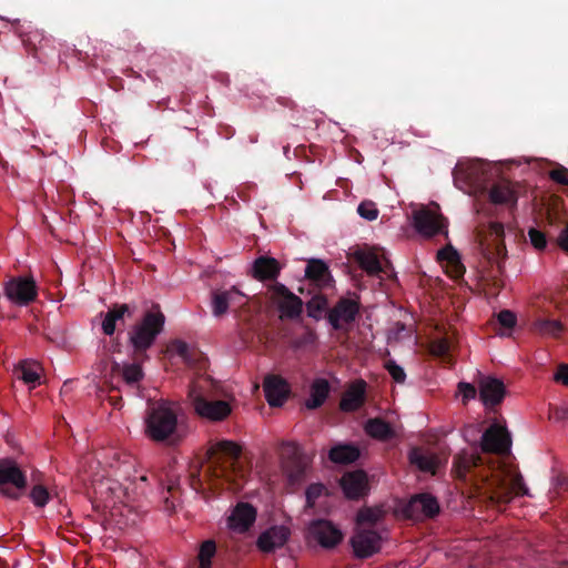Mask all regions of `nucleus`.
I'll return each mask as SVG.
<instances>
[{"label": "nucleus", "mask_w": 568, "mask_h": 568, "mask_svg": "<svg viewBox=\"0 0 568 568\" xmlns=\"http://www.w3.org/2000/svg\"><path fill=\"white\" fill-rule=\"evenodd\" d=\"M290 536L291 530L286 526H272L258 536L256 545L262 552H273L282 548Z\"/></svg>", "instance_id": "obj_22"}, {"label": "nucleus", "mask_w": 568, "mask_h": 568, "mask_svg": "<svg viewBox=\"0 0 568 568\" xmlns=\"http://www.w3.org/2000/svg\"><path fill=\"white\" fill-rule=\"evenodd\" d=\"M171 351L178 354L187 365H193L196 354L190 351L189 345L181 339H174L171 344Z\"/></svg>", "instance_id": "obj_42"}, {"label": "nucleus", "mask_w": 568, "mask_h": 568, "mask_svg": "<svg viewBox=\"0 0 568 568\" xmlns=\"http://www.w3.org/2000/svg\"><path fill=\"white\" fill-rule=\"evenodd\" d=\"M288 149H290V146H285V148H284V152H285V153H286V152H288Z\"/></svg>", "instance_id": "obj_61"}, {"label": "nucleus", "mask_w": 568, "mask_h": 568, "mask_svg": "<svg viewBox=\"0 0 568 568\" xmlns=\"http://www.w3.org/2000/svg\"><path fill=\"white\" fill-rule=\"evenodd\" d=\"M331 392V386L327 379L316 378L311 385L310 398L306 400L305 406L308 409H316L321 407L327 399Z\"/></svg>", "instance_id": "obj_31"}, {"label": "nucleus", "mask_w": 568, "mask_h": 568, "mask_svg": "<svg viewBox=\"0 0 568 568\" xmlns=\"http://www.w3.org/2000/svg\"><path fill=\"white\" fill-rule=\"evenodd\" d=\"M504 235V225L499 222H490L488 225L476 227L475 237L478 248L489 262L506 257Z\"/></svg>", "instance_id": "obj_7"}, {"label": "nucleus", "mask_w": 568, "mask_h": 568, "mask_svg": "<svg viewBox=\"0 0 568 568\" xmlns=\"http://www.w3.org/2000/svg\"><path fill=\"white\" fill-rule=\"evenodd\" d=\"M479 399L487 408L500 405L506 395V386L503 381L493 376H480L478 379Z\"/></svg>", "instance_id": "obj_16"}, {"label": "nucleus", "mask_w": 568, "mask_h": 568, "mask_svg": "<svg viewBox=\"0 0 568 568\" xmlns=\"http://www.w3.org/2000/svg\"><path fill=\"white\" fill-rule=\"evenodd\" d=\"M432 353L436 356H445L449 353V343L446 339H438L432 344Z\"/></svg>", "instance_id": "obj_52"}, {"label": "nucleus", "mask_w": 568, "mask_h": 568, "mask_svg": "<svg viewBox=\"0 0 568 568\" xmlns=\"http://www.w3.org/2000/svg\"><path fill=\"white\" fill-rule=\"evenodd\" d=\"M555 381L568 386V365L560 364L555 374Z\"/></svg>", "instance_id": "obj_53"}, {"label": "nucleus", "mask_w": 568, "mask_h": 568, "mask_svg": "<svg viewBox=\"0 0 568 568\" xmlns=\"http://www.w3.org/2000/svg\"><path fill=\"white\" fill-rule=\"evenodd\" d=\"M438 513V500L428 493H422L413 496L404 508L405 516L413 520L433 518Z\"/></svg>", "instance_id": "obj_15"}, {"label": "nucleus", "mask_w": 568, "mask_h": 568, "mask_svg": "<svg viewBox=\"0 0 568 568\" xmlns=\"http://www.w3.org/2000/svg\"><path fill=\"white\" fill-rule=\"evenodd\" d=\"M453 175L455 185L464 192L469 194L488 192V199L493 204L505 205L511 211L516 209L518 201L516 185L508 180H500L489 186L490 175L485 163L458 164Z\"/></svg>", "instance_id": "obj_2"}, {"label": "nucleus", "mask_w": 568, "mask_h": 568, "mask_svg": "<svg viewBox=\"0 0 568 568\" xmlns=\"http://www.w3.org/2000/svg\"><path fill=\"white\" fill-rule=\"evenodd\" d=\"M204 476L209 481L224 479L241 486L244 471L239 466L241 448L231 440H221L212 446L206 454Z\"/></svg>", "instance_id": "obj_3"}, {"label": "nucleus", "mask_w": 568, "mask_h": 568, "mask_svg": "<svg viewBox=\"0 0 568 568\" xmlns=\"http://www.w3.org/2000/svg\"><path fill=\"white\" fill-rule=\"evenodd\" d=\"M4 295L17 305H29L38 296L36 282L32 277H10L4 284Z\"/></svg>", "instance_id": "obj_11"}, {"label": "nucleus", "mask_w": 568, "mask_h": 568, "mask_svg": "<svg viewBox=\"0 0 568 568\" xmlns=\"http://www.w3.org/2000/svg\"><path fill=\"white\" fill-rule=\"evenodd\" d=\"M265 398L270 406L280 407L288 398L291 387L285 378L275 374H267L263 381Z\"/></svg>", "instance_id": "obj_19"}, {"label": "nucleus", "mask_w": 568, "mask_h": 568, "mask_svg": "<svg viewBox=\"0 0 568 568\" xmlns=\"http://www.w3.org/2000/svg\"><path fill=\"white\" fill-rule=\"evenodd\" d=\"M190 395L193 398V406L195 412L211 420H222L231 414V406L225 400H207L201 392H197V386L194 383L191 387Z\"/></svg>", "instance_id": "obj_14"}, {"label": "nucleus", "mask_w": 568, "mask_h": 568, "mask_svg": "<svg viewBox=\"0 0 568 568\" xmlns=\"http://www.w3.org/2000/svg\"><path fill=\"white\" fill-rule=\"evenodd\" d=\"M548 221H549V224L552 225V215L551 213H548V216H547Z\"/></svg>", "instance_id": "obj_58"}, {"label": "nucleus", "mask_w": 568, "mask_h": 568, "mask_svg": "<svg viewBox=\"0 0 568 568\" xmlns=\"http://www.w3.org/2000/svg\"><path fill=\"white\" fill-rule=\"evenodd\" d=\"M458 390L462 394L464 404H467L470 399H474L477 396V388L470 383H458Z\"/></svg>", "instance_id": "obj_49"}, {"label": "nucleus", "mask_w": 568, "mask_h": 568, "mask_svg": "<svg viewBox=\"0 0 568 568\" xmlns=\"http://www.w3.org/2000/svg\"><path fill=\"white\" fill-rule=\"evenodd\" d=\"M458 258H460L458 252L450 244L437 252V260L446 262V265L454 263Z\"/></svg>", "instance_id": "obj_45"}, {"label": "nucleus", "mask_w": 568, "mask_h": 568, "mask_svg": "<svg viewBox=\"0 0 568 568\" xmlns=\"http://www.w3.org/2000/svg\"><path fill=\"white\" fill-rule=\"evenodd\" d=\"M165 316L160 306L144 313L142 320L132 326L129 332V343L136 357H146L145 352L154 344L156 337L163 332Z\"/></svg>", "instance_id": "obj_4"}, {"label": "nucleus", "mask_w": 568, "mask_h": 568, "mask_svg": "<svg viewBox=\"0 0 568 568\" xmlns=\"http://www.w3.org/2000/svg\"><path fill=\"white\" fill-rule=\"evenodd\" d=\"M272 300L281 312L282 318L294 321L297 320L303 312L304 303L302 298L280 282H275L272 285Z\"/></svg>", "instance_id": "obj_10"}, {"label": "nucleus", "mask_w": 568, "mask_h": 568, "mask_svg": "<svg viewBox=\"0 0 568 568\" xmlns=\"http://www.w3.org/2000/svg\"><path fill=\"white\" fill-rule=\"evenodd\" d=\"M549 176L552 181L561 185H568V169L565 166H559L550 171Z\"/></svg>", "instance_id": "obj_50"}, {"label": "nucleus", "mask_w": 568, "mask_h": 568, "mask_svg": "<svg viewBox=\"0 0 568 568\" xmlns=\"http://www.w3.org/2000/svg\"><path fill=\"white\" fill-rule=\"evenodd\" d=\"M257 517L256 508L250 503L240 501L227 517V527L234 532L245 534L254 525Z\"/></svg>", "instance_id": "obj_17"}, {"label": "nucleus", "mask_w": 568, "mask_h": 568, "mask_svg": "<svg viewBox=\"0 0 568 568\" xmlns=\"http://www.w3.org/2000/svg\"><path fill=\"white\" fill-rule=\"evenodd\" d=\"M558 245L561 250L568 252V224L559 233Z\"/></svg>", "instance_id": "obj_55"}, {"label": "nucleus", "mask_w": 568, "mask_h": 568, "mask_svg": "<svg viewBox=\"0 0 568 568\" xmlns=\"http://www.w3.org/2000/svg\"><path fill=\"white\" fill-rule=\"evenodd\" d=\"M415 230L423 236L430 239L437 234H448V221L440 213L423 207L413 213Z\"/></svg>", "instance_id": "obj_8"}, {"label": "nucleus", "mask_w": 568, "mask_h": 568, "mask_svg": "<svg viewBox=\"0 0 568 568\" xmlns=\"http://www.w3.org/2000/svg\"><path fill=\"white\" fill-rule=\"evenodd\" d=\"M111 371L112 373L120 374L125 385L130 388H139V384L144 377L143 369L138 363L121 365L118 362H113Z\"/></svg>", "instance_id": "obj_28"}, {"label": "nucleus", "mask_w": 568, "mask_h": 568, "mask_svg": "<svg viewBox=\"0 0 568 568\" xmlns=\"http://www.w3.org/2000/svg\"><path fill=\"white\" fill-rule=\"evenodd\" d=\"M282 466L291 483H298L304 478L306 459L300 446L285 442L281 447Z\"/></svg>", "instance_id": "obj_9"}, {"label": "nucleus", "mask_w": 568, "mask_h": 568, "mask_svg": "<svg viewBox=\"0 0 568 568\" xmlns=\"http://www.w3.org/2000/svg\"><path fill=\"white\" fill-rule=\"evenodd\" d=\"M202 468L203 464L200 462H194L190 465L189 483L196 493L203 489Z\"/></svg>", "instance_id": "obj_41"}, {"label": "nucleus", "mask_w": 568, "mask_h": 568, "mask_svg": "<svg viewBox=\"0 0 568 568\" xmlns=\"http://www.w3.org/2000/svg\"><path fill=\"white\" fill-rule=\"evenodd\" d=\"M39 37L40 34L33 33L22 38L23 45L27 48V50L32 52L34 57L37 54V47L34 44V40H37Z\"/></svg>", "instance_id": "obj_54"}, {"label": "nucleus", "mask_w": 568, "mask_h": 568, "mask_svg": "<svg viewBox=\"0 0 568 568\" xmlns=\"http://www.w3.org/2000/svg\"><path fill=\"white\" fill-rule=\"evenodd\" d=\"M480 446L485 453L506 456L511 448L510 433L505 426L494 423L484 432Z\"/></svg>", "instance_id": "obj_13"}, {"label": "nucleus", "mask_w": 568, "mask_h": 568, "mask_svg": "<svg viewBox=\"0 0 568 568\" xmlns=\"http://www.w3.org/2000/svg\"><path fill=\"white\" fill-rule=\"evenodd\" d=\"M381 535L373 529H361L351 539L354 554L358 558H368L381 549Z\"/></svg>", "instance_id": "obj_20"}, {"label": "nucleus", "mask_w": 568, "mask_h": 568, "mask_svg": "<svg viewBox=\"0 0 568 568\" xmlns=\"http://www.w3.org/2000/svg\"><path fill=\"white\" fill-rule=\"evenodd\" d=\"M354 258L368 275L377 276L384 273L382 263L374 252L357 250L354 253Z\"/></svg>", "instance_id": "obj_32"}, {"label": "nucleus", "mask_w": 568, "mask_h": 568, "mask_svg": "<svg viewBox=\"0 0 568 568\" xmlns=\"http://www.w3.org/2000/svg\"><path fill=\"white\" fill-rule=\"evenodd\" d=\"M409 463L423 473L436 474L439 459L436 454L424 450L420 447H414L408 454Z\"/></svg>", "instance_id": "obj_26"}, {"label": "nucleus", "mask_w": 568, "mask_h": 568, "mask_svg": "<svg viewBox=\"0 0 568 568\" xmlns=\"http://www.w3.org/2000/svg\"><path fill=\"white\" fill-rule=\"evenodd\" d=\"M558 568H568V564H562Z\"/></svg>", "instance_id": "obj_60"}, {"label": "nucleus", "mask_w": 568, "mask_h": 568, "mask_svg": "<svg viewBox=\"0 0 568 568\" xmlns=\"http://www.w3.org/2000/svg\"><path fill=\"white\" fill-rule=\"evenodd\" d=\"M29 498L37 508H43L50 501L51 494L42 484H36L29 493Z\"/></svg>", "instance_id": "obj_38"}, {"label": "nucleus", "mask_w": 568, "mask_h": 568, "mask_svg": "<svg viewBox=\"0 0 568 568\" xmlns=\"http://www.w3.org/2000/svg\"><path fill=\"white\" fill-rule=\"evenodd\" d=\"M365 432L372 438L387 442L395 437L396 433L392 425L383 418H369L365 424Z\"/></svg>", "instance_id": "obj_29"}, {"label": "nucleus", "mask_w": 568, "mask_h": 568, "mask_svg": "<svg viewBox=\"0 0 568 568\" xmlns=\"http://www.w3.org/2000/svg\"><path fill=\"white\" fill-rule=\"evenodd\" d=\"M205 367V361L203 359L202 363H200V368H204Z\"/></svg>", "instance_id": "obj_59"}, {"label": "nucleus", "mask_w": 568, "mask_h": 568, "mask_svg": "<svg viewBox=\"0 0 568 568\" xmlns=\"http://www.w3.org/2000/svg\"><path fill=\"white\" fill-rule=\"evenodd\" d=\"M125 315H132V311L128 304H114L110 307L102 322L103 333L109 336L113 335L116 323L123 321Z\"/></svg>", "instance_id": "obj_30"}, {"label": "nucleus", "mask_w": 568, "mask_h": 568, "mask_svg": "<svg viewBox=\"0 0 568 568\" xmlns=\"http://www.w3.org/2000/svg\"><path fill=\"white\" fill-rule=\"evenodd\" d=\"M109 400H110V403L112 404L113 407H115V408H120L121 407L122 398L120 396H112V395H110L109 396Z\"/></svg>", "instance_id": "obj_57"}, {"label": "nucleus", "mask_w": 568, "mask_h": 568, "mask_svg": "<svg viewBox=\"0 0 568 568\" xmlns=\"http://www.w3.org/2000/svg\"><path fill=\"white\" fill-rule=\"evenodd\" d=\"M366 400V383L359 379L344 392L339 402V408L343 412L352 413L358 410Z\"/></svg>", "instance_id": "obj_24"}, {"label": "nucleus", "mask_w": 568, "mask_h": 568, "mask_svg": "<svg viewBox=\"0 0 568 568\" xmlns=\"http://www.w3.org/2000/svg\"><path fill=\"white\" fill-rule=\"evenodd\" d=\"M357 213L367 221H374L378 216V210L372 201H363L357 207Z\"/></svg>", "instance_id": "obj_43"}, {"label": "nucleus", "mask_w": 568, "mask_h": 568, "mask_svg": "<svg viewBox=\"0 0 568 568\" xmlns=\"http://www.w3.org/2000/svg\"><path fill=\"white\" fill-rule=\"evenodd\" d=\"M341 487L348 499H358L368 490L367 475L364 470L345 473L341 480Z\"/></svg>", "instance_id": "obj_23"}, {"label": "nucleus", "mask_w": 568, "mask_h": 568, "mask_svg": "<svg viewBox=\"0 0 568 568\" xmlns=\"http://www.w3.org/2000/svg\"><path fill=\"white\" fill-rule=\"evenodd\" d=\"M216 552V544L214 540H205L199 550V566L200 568H211L212 566V558L215 556Z\"/></svg>", "instance_id": "obj_37"}, {"label": "nucleus", "mask_w": 568, "mask_h": 568, "mask_svg": "<svg viewBox=\"0 0 568 568\" xmlns=\"http://www.w3.org/2000/svg\"><path fill=\"white\" fill-rule=\"evenodd\" d=\"M146 434L155 442H163L173 437L178 429V416L168 404H159L148 410Z\"/></svg>", "instance_id": "obj_5"}, {"label": "nucleus", "mask_w": 568, "mask_h": 568, "mask_svg": "<svg viewBox=\"0 0 568 568\" xmlns=\"http://www.w3.org/2000/svg\"><path fill=\"white\" fill-rule=\"evenodd\" d=\"M534 329L540 335L559 337L564 325L557 320L539 318L534 323Z\"/></svg>", "instance_id": "obj_35"}, {"label": "nucleus", "mask_w": 568, "mask_h": 568, "mask_svg": "<svg viewBox=\"0 0 568 568\" xmlns=\"http://www.w3.org/2000/svg\"><path fill=\"white\" fill-rule=\"evenodd\" d=\"M308 536L324 548H333L343 539L342 531L326 519L313 520L308 526Z\"/></svg>", "instance_id": "obj_18"}, {"label": "nucleus", "mask_w": 568, "mask_h": 568, "mask_svg": "<svg viewBox=\"0 0 568 568\" xmlns=\"http://www.w3.org/2000/svg\"><path fill=\"white\" fill-rule=\"evenodd\" d=\"M383 517V511L377 508H363L357 514V523L359 525H376Z\"/></svg>", "instance_id": "obj_40"}, {"label": "nucleus", "mask_w": 568, "mask_h": 568, "mask_svg": "<svg viewBox=\"0 0 568 568\" xmlns=\"http://www.w3.org/2000/svg\"><path fill=\"white\" fill-rule=\"evenodd\" d=\"M385 368L396 383L403 384L405 382L406 373L394 359H388L385 363Z\"/></svg>", "instance_id": "obj_44"}, {"label": "nucleus", "mask_w": 568, "mask_h": 568, "mask_svg": "<svg viewBox=\"0 0 568 568\" xmlns=\"http://www.w3.org/2000/svg\"><path fill=\"white\" fill-rule=\"evenodd\" d=\"M244 303L245 295L235 286L212 293V313L215 317H221L227 313L230 307H241Z\"/></svg>", "instance_id": "obj_21"}, {"label": "nucleus", "mask_w": 568, "mask_h": 568, "mask_svg": "<svg viewBox=\"0 0 568 568\" xmlns=\"http://www.w3.org/2000/svg\"><path fill=\"white\" fill-rule=\"evenodd\" d=\"M27 486V474L17 460L10 457L1 458L0 494L9 499L18 500L24 495Z\"/></svg>", "instance_id": "obj_6"}, {"label": "nucleus", "mask_w": 568, "mask_h": 568, "mask_svg": "<svg viewBox=\"0 0 568 568\" xmlns=\"http://www.w3.org/2000/svg\"><path fill=\"white\" fill-rule=\"evenodd\" d=\"M325 490L323 484H311L306 489V505L307 507H314L316 499L322 496Z\"/></svg>", "instance_id": "obj_46"}, {"label": "nucleus", "mask_w": 568, "mask_h": 568, "mask_svg": "<svg viewBox=\"0 0 568 568\" xmlns=\"http://www.w3.org/2000/svg\"><path fill=\"white\" fill-rule=\"evenodd\" d=\"M528 236L530 240V243L534 245L537 250H544L547 245V240L545 233L541 231L530 227L528 231Z\"/></svg>", "instance_id": "obj_47"}, {"label": "nucleus", "mask_w": 568, "mask_h": 568, "mask_svg": "<svg viewBox=\"0 0 568 568\" xmlns=\"http://www.w3.org/2000/svg\"><path fill=\"white\" fill-rule=\"evenodd\" d=\"M552 418H555L556 420H566L568 419V407H561V408H556L552 413Z\"/></svg>", "instance_id": "obj_56"}, {"label": "nucleus", "mask_w": 568, "mask_h": 568, "mask_svg": "<svg viewBox=\"0 0 568 568\" xmlns=\"http://www.w3.org/2000/svg\"><path fill=\"white\" fill-rule=\"evenodd\" d=\"M278 261L270 256H260L253 263V276L258 281H273L280 275Z\"/></svg>", "instance_id": "obj_27"}, {"label": "nucleus", "mask_w": 568, "mask_h": 568, "mask_svg": "<svg viewBox=\"0 0 568 568\" xmlns=\"http://www.w3.org/2000/svg\"><path fill=\"white\" fill-rule=\"evenodd\" d=\"M141 480H142V481H145V480H146V477H145V476H142V477H141Z\"/></svg>", "instance_id": "obj_62"}, {"label": "nucleus", "mask_w": 568, "mask_h": 568, "mask_svg": "<svg viewBox=\"0 0 568 568\" xmlns=\"http://www.w3.org/2000/svg\"><path fill=\"white\" fill-rule=\"evenodd\" d=\"M18 379L34 387L40 379V367L36 362L22 361L14 369Z\"/></svg>", "instance_id": "obj_34"}, {"label": "nucleus", "mask_w": 568, "mask_h": 568, "mask_svg": "<svg viewBox=\"0 0 568 568\" xmlns=\"http://www.w3.org/2000/svg\"><path fill=\"white\" fill-rule=\"evenodd\" d=\"M447 266V274L450 277L459 278L465 273V266L463 265L460 258L456 260L454 263L446 265Z\"/></svg>", "instance_id": "obj_51"}, {"label": "nucleus", "mask_w": 568, "mask_h": 568, "mask_svg": "<svg viewBox=\"0 0 568 568\" xmlns=\"http://www.w3.org/2000/svg\"><path fill=\"white\" fill-rule=\"evenodd\" d=\"M316 343H317L316 332L312 327L305 325L304 332L293 341V346L295 348H306V347L315 346Z\"/></svg>", "instance_id": "obj_39"}, {"label": "nucleus", "mask_w": 568, "mask_h": 568, "mask_svg": "<svg viewBox=\"0 0 568 568\" xmlns=\"http://www.w3.org/2000/svg\"><path fill=\"white\" fill-rule=\"evenodd\" d=\"M452 473L471 494L485 498L490 505H506L514 495L528 494L520 474L494 468L477 453L463 452L454 456Z\"/></svg>", "instance_id": "obj_1"}, {"label": "nucleus", "mask_w": 568, "mask_h": 568, "mask_svg": "<svg viewBox=\"0 0 568 568\" xmlns=\"http://www.w3.org/2000/svg\"><path fill=\"white\" fill-rule=\"evenodd\" d=\"M361 303L349 297H341L327 312L326 318L335 331H341L344 325H352L359 315Z\"/></svg>", "instance_id": "obj_12"}, {"label": "nucleus", "mask_w": 568, "mask_h": 568, "mask_svg": "<svg viewBox=\"0 0 568 568\" xmlns=\"http://www.w3.org/2000/svg\"><path fill=\"white\" fill-rule=\"evenodd\" d=\"M497 321L500 326L508 329L513 328L517 323L516 315L509 310L500 311L497 315Z\"/></svg>", "instance_id": "obj_48"}, {"label": "nucleus", "mask_w": 568, "mask_h": 568, "mask_svg": "<svg viewBox=\"0 0 568 568\" xmlns=\"http://www.w3.org/2000/svg\"><path fill=\"white\" fill-rule=\"evenodd\" d=\"M305 276L320 288L331 287L333 283L329 268L322 260H310L305 268Z\"/></svg>", "instance_id": "obj_25"}, {"label": "nucleus", "mask_w": 568, "mask_h": 568, "mask_svg": "<svg viewBox=\"0 0 568 568\" xmlns=\"http://www.w3.org/2000/svg\"><path fill=\"white\" fill-rule=\"evenodd\" d=\"M359 449L352 444L337 445L329 449L328 457L335 464H351L359 458Z\"/></svg>", "instance_id": "obj_33"}, {"label": "nucleus", "mask_w": 568, "mask_h": 568, "mask_svg": "<svg viewBox=\"0 0 568 568\" xmlns=\"http://www.w3.org/2000/svg\"><path fill=\"white\" fill-rule=\"evenodd\" d=\"M307 316L312 317L315 321H320L322 318L323 312L328 306V300L323 294H315L310 301L305 304Z\"/></svg>", "instance_id": "obj_36"}]
</instances>
